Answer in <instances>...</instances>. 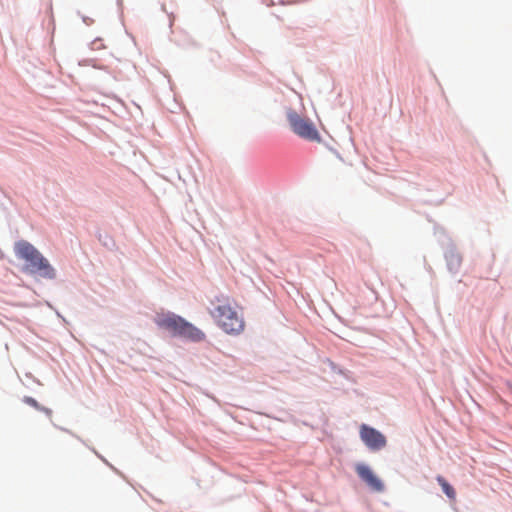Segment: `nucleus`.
<instances>
[{
	"mask_svg": "<svg viewBox=\"0 0 512 512\" xmlns=\"http://www.w3.org/2000/svg\"><path fill=\"white\" fill-rule=\"evenodd\" d=\"M288 120L295 134L309 141L320 142L321 137L315 125L306 118L301 117L296 112L288 114Z\"/></svg>",
	"mask_w": 512,
	"mask_h": 512,
	"instance_id": "3",
	"label": "nucleus"
},
{
	"mask_svg": "<svg viewBox=\"0 0 512 512\" xmlns=\"http://www.w3.org/2000/svg\"><path fill=\"white\" fill-rule=\"evenodd\" d=\"M509 389H510V391L512 393V385H510V384H509Z\"/></svg>",
	"mask_w": 512,
	"mask_h": 512,
	"instance_id": "10",
	"label": "nucleus"
},
{
	"mask_svg": "<svg viewBox=\"0 0 512 512\" xmlns=\"http://www.w3.org/2000/svg\"><path fill=\"white\" fill-rule=\"evenodd\" d=\"M183 319L184 318L174 313L162 312L157 313V315L154 318V322L159 328L169 331L173 336H177Z\"/></svg>",
	"mask_w": 512,
	"mask_h": 512,
	"instance_id": "5",
	"label": "nucleus"
},
{
	"mask_svg": "<svg viewBox=\"0 0 512 512\" xmlns=\"http://www.w3.org/2000/svg\"><path fill=\"white\" fill-rule=\"evenodd\" d=\"M177 336L185 338L187 340L193 342H200L205 339V333L202 332L199 328L191 324L190 322L183 319V322L180 326V330Z\"/></svg>",
	"mask_w": 512,
	"mask_h": 512,
	"instance_id": "7",
	"label": "nucleus"
},
{
	"mask_svg": "<svg viewBox=\"0 0 512 512\" xmlns=\"http://www.w3.org/2000/svg\"><path fill=\"white\" fill-rule=\"evenodd\" d=\"M355 471L359 478L373 491L375 492H383L384 484L383 482L375 475L372 469L363 463H358L355 466Z\"/></svg>",
	"mask_w": 512,
	"mask_h": 512,
	"instance_id": "6",
	"label": "nucleus"
},
{
	"mask_svg": "<svg viewBox=\"0 0 512 512\" xmlns=\"http://www.w3.org/2000/svg\"><path fill=\"white\" fill-rule=\"evenodd\" d=\"M217 305L210 311L219 328L230 335H238L244 331L245 321L238 311V306L229 297H217Z\"/></svg>",
	"mask_w": 512,
	"mask_h": 512,
	"instance_id": "1",
	"label": "nucleus"
},
{
	"mask_svg": "<svg viewBox=\"0 0 512 512\" xmlns=\"http://www.w3.org/2000/svg\"><path fill=\"white\" fill-rule=\"evenodd\" d=\"M23 401L29 405V406H32L34 407L35 409L39 410V411H42L44 413H46L47 415H51V410L49 408H46V407H42L34 398L32 397H29V396H26L24 397Z\"/></svg>",
	"mask_w": 512,
	"mask_h": 512,
	"instance_id": "9",
	"label": "nucleus"
},
{
	"mask_svg": "<svg viewBox=\"0 0 512 512\" xmlns=\"http://www.w3.org/2000/svg\"><path fill=\"white\" fill-rule=\"evenodd\" d=\"M437 482L439 483V485L441 486L443 492L446 494V496L451 499V500H454L456 498V492L454 490V488L446 481V479L442 476H437L436 478Z\"/></svg>",
	"mask_w": 512,
	"mask_h": 512,
	"instance_id": "8",
	"label": "nucleus"
},
{
	"mask_svg": "<svg viewBox=\"0 0 512 512\" xmlns=\"http://www.w3.org/2000/svg\"><path fill=\"white\" fill-rule=\"evenodd\" d=\"M359 434L361 440L370 450L378 451L386 446V437L375 428L362 424Z\"/></svg>",
	"mask_w": 512,
	"mask_h": 512,
	"instance_id": "4",
	"label": "nucleus"
},
{
	"mask_svg": "<svg viewBox=\"0 0 512 512\" xmlns=\"http://www.w3.org/2000/svg\"><path fill=\"white\" fill-rule=\"evenodd\" d=\"M14 251L19 259L25 261L24 270L26 272L38 274L47 279L55 278V269L31 243L24 240L18 241L15 244Z\"/></svg>",
	"mask_w": 512,
	"mask_h": 512,
	"instance_id": "2",
	"label": "nucleus"
}]
</instances>
